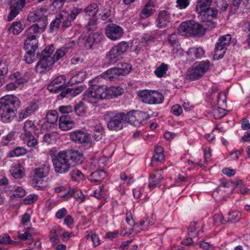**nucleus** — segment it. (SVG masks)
<instances>
[{
    "mask_svg": "<svg viewBox=\"0 0 250 250\" xmlns=\"http://www.w3.org/2000/svg\"><path fill=\"white\" fill-rule=\"evenodd\" d=\"M43 11V8H41L34 13V19L38 22L30 26L25 31L27 38L24 47L26 51L35 52L38 48L37 37L44 31L47 25V18L44 16Z\"/></svg>",
    "mask_w": 250,
    "mask_h": 250,
    "instance_id": "f257e3e1",
    "label": "nucleus"
},
{
    "mask_svg": "<svg viewBox=\"0 0 250 250\" xmlns=\"http://www.w3.org/2000/svg\"><path fill=\"white\" fill-rule=\"evenodd\" d=\"M5 101L0 106V117L4 123L11 122L15 117V110L20 105L19 99L12 95L4 97Z\"/></svg>",
    "mask_w": 250,
    "mask_h": 250,
    "instance_id": "f03ea898",
    "label": "nucleus"
},
{
    "mask_svg": "<svg viewBox=\"0 0 250 250\" xmlns=\"http://www.w3.org/2000/svg\"><path fill=\"white\" fill-rule=\"evenodd\" d=\"M50 170V165L48 162H45L32 170L31 185L35 189L44 190L48 188L43 178L49 174Z\"/></svg>",
    "mask_w": 250,
    "mask_h": 250,
    "instance_id": "7ed1b4c3",
    "label": "nucleus"
},
{
    "mask_svg": "<svg viewBox=\"0 0 250 250\" xmlns=\"http://www.w3.org/2000/svg\"><path fill=\"white\" fill-rule=\"evenodd\" d=\"M105 99H108L107 86L96 84H93L84 92L83 98L93 104H97L99 100Z\"/></svg>",
    "mask_w": 250,
    "mask_h": 250,
    "instance_id": "20e7f679",
    "label": "nucleus"
},
{
    "mask_svg": "<svg viewBox=\"0 0 250 250\" xmlns=\"http://www.w3.org/2000/svg\"><path fill=\"white\" fill-rule=\"evenodd\" d=\"M206 31V28L202 24L193 21L183 22L178 28V32L181 34L198 37L203 36Z\"/></svg>",
    "mask_w": 250,
    "mask_h": 250,
    "instance_id": "39448f33",
    "label": "nucleus"
},
{
    "mask_svg": "<svg viewBox=\"0 0 250 250\" xmlns=\"http://www.w3.org/2000/svg\"><path fill=\"white\" fill-rule=\"evenodd\" d=\"M125 118L124 113L118 111L107 112L104 116L108 128L116 131L123 128V121Z\"/></svg>",
    "mask_w": 250,
    "mask_h": 250,
    "instance_id": "423d86ee",
    "label": "nucleus"
},
{
    "mask_svg": "<svg viewBox=\"0 0 250 250\" xmlns=\"http://www.w3.org/2000/svg\"><path fill=\"white\" fill-rule=\"evenodd\" d=\"M54 170L56 173L63 174L67 172L71 163L65 150L61 151L53 159Z\"/></svg>",
    "mask_w": 250,
    "mask_h": 250,
    "instance_id": "0eeeda50",
    "label": "nucleus"
},
{
    "mask_svg": "<svg viewBox=\"0 0 250 250\" xmlns=\"http://www.w3.org/2000/svg\"><path fill=\"white\" fill-rule=\"evenodd\" d=\"M210 67L209 61H202L200 62L195 63L190 68L187 74L188 79L191 81L199 79L206 73Z\"/></svg>",
    "mask_w": 250,
    "mask_h": 250,
    "instance_id": "6e6552de",
    "label": "nucleus"
},
{
    "mask_svg": "<svg viewBox=\"0 0 250 250\" xmlns=\"http://www.w3.org/2000/svg\"><path fill=\"white\" fill-rule=\"evenodd\" d=\"M138 96L143 102L148 104H161L164 99L161 93L155 91L142 90L139 92Z\"/></svg>",
    "mask_w": 250,
    "mask_h": 250,
    "instance_id": "1a4fd4ad",
    "label": "nucleus"
},
{
    "mask_svg": "<svg viewBox=\"0 0 250 250\" xmlns=\"http://www.w3.org/2000/svg\"><path fill=\"white\" fill-rule=\"evenodd\" d=\"M150 116L144 112L133 111L126 114V122L135 126H139L146 124Z\"/></svg>",
    "mask_w": 250,
    "mask_h": 250,
    "instance_id": "9d476101",
    "label": "nucleus"
},
{
    "mask_svg": "<svg viewBox=\"0 0 250 250\" xmlns=\"http://www.w3.org/2000/svg\"><path fill=\"white\" fill-rule=\"evenodd\" d=\"M231 40L229 34L222 36L219 39L215 47L214 57L215 59H221L224 57Z\"/></svg>",
    "mask_w": 250,
    "mask_h": 250,
    "instance_id": "9b49d317",
    "label": "nucleus"
},
{
    "mask_svg": "<svg viewBox=\"0 0 250 250\" xmlns=\"http://www.w3.org/2000/svg\"><path fill=\"white\" fill-rule=\"evenodd\" d=\"M123 33V29L116 24H109L106 25L105 28L106 36L112 41H116L120 39Z\"/></svg>",
    "mask_w": 250,
    "mask_h": 250,
    "instance_id": "f8f14e48",
    "label": "nucleus"
},
{
    "mask_svg": "<svg viewBox=\"0 0 250 250\" xmlns=\"http://www.w3.org/2000/svg\"><path fill=\"white\" fill-rule=\"evenodd\" d=\"M55 63L52 57H43L37 63L36 71L40 74H43L49 71Z\"/></svg>",
    "mask_w": 250,
    "mask_h": 250,
    "instance_id": "ddd939ff",
    "label": "nucleus"
},
{
    "mask_svg": "<svg viewBox=\"0 0 250 250\" xmlns=\"http://www.w3.org/2000/svg\"><path fill=\"white\" fill-rule=\"evenodd\" d=\"M70 139L78 144L88 143L90 141L89 135L81 130H77L70 133Z\"/></svg>",
    "mask_w": 250,
    "mask_h": 250,
    "instance_id": "4468645a",
    "label": "nucleus"
},
{
    "mask_svg": "<svg viewBox=\"0 0 250 250\" xmlns=\"http://www.w3.org/2000/svg\"><path fill=\"white\" fill-rule=\"evenodd\" d=\"M66 78L63 75H60L54 79L47 86V89L51 92L58 93L63 87L65 83Z\"/></svg>",
    "mask_w": 250,
    "mask_h": 250,
    "instance_id": "2eb2a0df",
    "label": "nucleus"
},
{
    "mask_svg": "<svg viewBox=\"0 0 250 250\" xmlns=\"http://www.w3.org/2000/svg\"><path fill=\"white\" fill-rule=\"evenodd\" d=\"M218 12L216 8L209 7L197 13L201 16L202 21L210 22L217 18Z\"/></svg>",
    "mask_w": 250,
    "mask_h": 250,
    "instance_id": "dca6fc26",
    "label": "nucleus"
},
{
    "mask_svg": "<svg viewBox=\"0 0 250 250\" xmlns=\"http://www.w3.org/2000/svg\"><path fill=\"white\" fill-rule=\"evenodd\" d=\"M69 161L75 165L81 164L83 161V153L75 149H65Z\"/></svg>",
    "mask_w": 250,
    "mask_h": 250,
    "instance_id": "f3484780",
    "label": "nucleus"
},
{
    "mask_svg": "<svg viewBox=\"0 0 250 250\" xmlns=\"http://www.w3.org/2000/svg\"><path fill=\"white\" fill-rule=\"evenodd\" d=\"M26 0H19L15 5L12 4L9 7L10 12L7 21H12L20 13V10L24 6Z\"/></svg>",
    "mask_w": 250,
    "mask_h": 250,
    "instance_id": "a211bd4d",
    "label": "nucleus"
},
{
    "mask_svg": "<svg viewBox=\"0 0 250 250\" xmlns=\"http://www.w3.org/2000/svg\"><path fill=\"white\" fill-rule=\"evenodd\" d=\"M37 129V126L34 122L27 120L24 124L22 127V132L21 134V138H27L33 135Z\"/></svg>",
    "mask_w": 250,
    "mask_h": 250,
    "instance_id": "6ab92c4d",
    "label": "nucleus"
},
{
    "mask_svg": "<svg viewBox=\"0 0 250 250\" xmlns=\"http://www.w3.org/2000/svg\"><path fill=\"white\" fill-rule=\"evenodd\" d=\"M75 125L74 121L71 120L68 116H61L59 120V127L62 131L70 130Z\"/></svg>",
    "mask_w": 250,
    "mask_h": 250,
    "instance_id": "aec40b11",
    "label": "nucleus"
},
{
    "mask_svg": "<svg viewBox=\"0 0 250 250\" xmlns=\"http://www.w3.org/2000/svg\"><path fill=\"white\" fill-rule=\"evenodd\" d=\"M170 21V14L167 11L163 10L159 12L156 20L157 27L165 28L168 25Z\"/></svg>",
    "mask_w": 250,
    "mask_h": 250,
    "instance_id": "412c9836",
    "label": "nucleus"
},
{
    "mask_svg": "<svg viewBox=\"0 0 250 250\" xmlns=\"http://www.w3.org/2000/svg\"><path fill=\"white\" fill-rule=\"evenodd\" d=\"M10 172L13 178L17 179H21L25 175L24 168L19 163L14 164L10 167Z\"/></svg>",
    "mask_w": 250,
    "mask_h": 250,
    "instance_id": "4be33fe9",
    "label": "nucleus"
},
{
    "mask_svg": "<svg viewBox=\"0 0 250 250\" xmlns=\"http://www.w3.org/2000/svg\"><path fill=\"white\" fill-rule=\"evenodd\" d=\"M72 195L74 196V198L76 200L79 202L82 203L85 200V196L80 190H76L74 188H69L67 193L63 195L64 199L65 200H67L70 199Z\"/></svg>",
    "mask_w": 250,
    "mask_h": 250,
    "instance_id": "5701e85b",
    "label": "nucleus"
},
{
    "mask_svg": "<svg viewBox=\"0 0 250 250\" xmlns=\"http://www.w3.org/2000/svg\"><path fill=\"white\" fill-rule=\"evenodd\" d=\"M103 38L102 33L96 32L90 34L85 41V46L87 48L91 49L95 43L101 42Z\"/></svg>",
    "mask_w": 250,
    "mask_h": 250,
    "instance_id": "b1692460",
    "label": "nucleus"
},
{
    "mask_svg": "<svg viewBox=\"0 0 250 250\" xmlns=\"http://www.w3.org/2000/svg\"><path fill=\"white\" fill-rule=\"evenodd\" d=\"M163 179V175L159 171H157L155 173H151L149 175L148 187L150 190L155 188Z\"/></svg>",
    "mask_w": 250,
    "mask_h": 250,
    "instance_id": "393cba45",
    "label": "nucleus"
},
{
    "mask_svg": "<svg viewBox=\"0 0 250 250\" xmlns=\"http://www.w3.org/2000/svg\"><path fill=\"white\" fill-rule=\"evenodd\" d=\"M187 54L191 61H194L197 59L202 58L204 56L205 50L201 47H192L189 48L187 52Z\"/></svg>",
    "mask_w": 250,
    "mask_h": 250,
    "instance_id": "a878e982",
    "label": "nucleus"
},
{
    "mask_svg": "<svg viewBox=\"0 0 250 250\" xmlns=\"http://www.w3.org/2000/svg\"><path fill=\"white\" fill-rule=\"evenodd\" d=\"M105 160L104 157H93L90 159L89 167L91 170H98L100 168H103L104 166Z\"/></svg>",
    "mask_w": 250,
    "mask_h": 250,
    "instance_id": "bb28decb",
    "label": "nucleus"
},
{
    "mask_svg": "<svg viewBox=\"0 0 250 250\" xmlns=\"http://www.w3.org/2000/svg\"><path fill=\"white\" fill-rule=\"evenodd\" d=\"M154 8V6L153 2L150 1L147 2L140 13V18L145 19L150 17L155 11Z\"/></svg>",
    "mask_w": 250,
    "mask_h": 250,
    "instance_id": "cd10ccee",
    "label": "nucleus"
},
{
    "mask_svg": "<svg viewBox=\"0 0 250 250\" xmlns=\"http://www.w3.org/2000/svg\"><path fill=\"white\" fill-rule=\"evenodd\" d=\"M38 104L36 102H31L29 105L20 114V119H25L31 115L38 109Z\"/></svg>",
    "mask_w": 250,
    "mask_h": 250,
    "instance_id": "c85d7f7f",
    "label": "nucleus"
},
{
    "mask_svg": "<svg viewBox=\"0 0 250 250\" xmlns=\"http://www.w3.org/2000/svg\"><path fill=\"white\" fill-rule=\"evenodd\" d=\"M62 228L60 225H55L50 230L49 237L50 240L54 243L59 242L58 235L62 231Z\"/></svg>",
    "mask_w": 250,
    "mask_h": 250,
    "instance_id": "c756f323",
    "label": "nucleus"
},
{
    "mask_svg": "<svg viewBox=\"0 0 250 250\" xmlns=\"http://www.w3.org/2000/svg\"><path fill=\"white\" fill-rule=\"evenodd\" d=\"M105 176V172L103 169H100L93 172L89 176L88 179L91 182L97 183L101 182Z\"/></svg>",
    "mask_w": 250,
    "mask_h": 250,
    "instance_id": "7c9ffc66",
    "label": "nucleus"
},
{
    "mask_svg": "<svg viewBox=\"0 0 250 250\" xmlns=\"http://www.w3.org/2000/svg\"><path fill=\"white\" fill-rule=\"evenodd\" d=\"M12 77V78L15 80V82L19 87L23 85L28 81V78L27 75H22L19 72L14 73Z\"/></svg>",
    "mask_w": 250,
    "mask_h": 250,
    "instance_id": "2f4dec72",
    "label": "nucleus"
},
{
    "mask_svg": "<svg viewBox=\"0 0 250 250\" xmlns=\"http://www.w3.org/2000/svg\"><path fill=\"white\" fill-rule=\"evenodd\" d=\"M120 58V56L117 53L114 51L113 49L112 48L106 54L105 58L106 62L107 63V65H109L116 63Z\"/></svg>",
    "mask_w": 250,
    "mask_h": 250,
    "instance_id": "473e14b6",
    "label": "nucleus"
},
{
    "mask_svg": "<svg viewBox=\"0 0 250 250\" xmlns=\"http://www.w3.org/2000/svg\"><path fill=\"white\" fill-rule=\"evenodd\" d=\"M123 88L120 86H112L107 87L108 99L112 98L113 97H117L123 93Z\"/></svg>",
    "mask_w": 250,
    "mask_h": 250,
    "instance_id": "72a5a7b5",
    "label": "nucleus"
},
{
    "mask_svg": "<svg viewBox=\"0 0 250 250\" xmlns=\"http://www.w3.org/2000/svg\"><path fill=\"white\" fill-rule=\"evenodd\" d=\"M213 0H198L196 5V11L197 12L203 11L209 8L212 3Z\"/></svg>",
    "mask_w": 250,
    "mask_h": 250,
    "instance_id": "f704fd0d",
    "label": "nucleus"
},
{
    "mask_svg": "<svg viewBox=\"0 0 250 250\" xmlns=\"http://www.w3.org/2000/svg\"><path fill=\"white\" fill-rule=\"evenodd\" d=\"M59 138V134L56 132H52L44 135L43 140L48 144H55Z\"/></svg>",
    "mask_w": 250,
    "mask_h": 250,
    "instance_id": "c9c22d12",
    "label": "nucleus"
},
{
    "mask_svg": "<svg viewBox=\"0 0 250 250\" xmlns=\"http://www.w3.org/2000/svg\"><path fill=\"white\" fill-rule=\"evenodd\" d=\"M24 29V25L20 21H15L9 28V31L14 35H18Z\"/></svg>",
    "mask_w": 250,
    "mask_h": 250,
    "instance_id": "e433bc0d",
    "label": "nucleus"
},
{
    "mask_svg": "<svg viewBox=\"0 0 250 250\" xmlns=\"http://www.w3.org/2000/svg\"><path fill=\"white\" fill-rule=\"evenodd\" d=\"M126 222L127 223L129 227L128 228H127V226H126V229H129L128 232L126 231V234L128 233L129 235H131L133 233V229L132 227L135 226V223L132 217L131 212L126 213Z\"/></svg>",
    "mask_w": 250,
    "mask_h": 250,
    "instance_id": "4c0bfd02",
    "label": "nucleus"
},
{
    "mask_svg": "<svg viewBox=\"0 0 250 250\" xmlns=\"http://www.w3.org/2000/svg\"><path fill=\"white\" fill-rule=\"evenodd\" d=\"M84 11L88 16L95 18L98 11V6L96 3H92L86 7Z\"/></svg>",
    "mask_w": 250,
    "mask_h": 250,
    "instance_id": "58836bf2",
    "label": "nucleus"
},
{
    "mask_svg": "<svg viewBox=\"0 0 250 250\" xmlns=\"http://www.w3.org/2000/svg\"><path fill=\"white\" fill-rule=\"evenodd\" d=\"M59 17L61 19V23L62 22V26L63 27L67 28L71 25L73 21L69 19V17L67 15L66 12H62L59 15Z\"/></svg>",
    "mask_w": 250,
    "mask_h": 250,
    "instance_id": "ea45409f",
    "label": "nucleus"
},
{
    "mask_svg": "<svg viewBox=\"0 0 250 250\" xmlns=\"http://www.w3.org/2000/svg\"><path fill=\"white\" fill-rule=\"evenodd\" d=\"M167 70V64L165 63H162L160 66L157 67L154 71V73L158 78H162L164 77Z\"/></svg>",
    "mask_w": 250,
    "mask_h": 250,
    "instance_id": "a19ab883",
    "label": "nucleus"
},
{
    "mask_svg": "<svg viewBox=\"0 0 250 250\" xmlns=\"http://www.w3.org/2000/svg\"><path fill=\"white\" fill-rule=\"evenodd\" d=\"M86 75L85 72L79 71L70 80L71 83H81L84 80Z\"/></svg>",
    "mask_w": 250,
    "mask_h": 250,
    "instance_id": "79ce46f5",
    "label": "nucleus"
},
{
    "mask_svg": "<svg viewBox=\"0 0 250 250\" xmlns=\"http://www.w3.org/2000/svg\"><path fill=\"white\" fill-rule=\"evenodd\" d=\"M67 53V50H66L65 48L61 47V48H59L56 51L53 57H52V58L53 59V61H54V62L55 63L64 57Z\"/></svg>",
    "mask_w": 250,
    "mask_h": 250,
    "instance_id": "37998d69",
    "label": "nucleus"
},
{
    "mask_svg": "<svg viewBox=\"0 0 250 250\" xmlns=\"http://www.w3.org/2000/svg\"><path fill=\"white\" fill-rule=\"evenodd\" d=\"M73 108L76 114L80 116H83L86 110V107L82 102H79Z\"/></svg>",
    "mask_w": 250,
    "mask_h": 250,
    "instance_id": "c03bdc74",
    "label": "nucleus"
},
{
    "mask_svg": "<svg viewBox=\"0 0 250 250\" xmlns=\"http://www.w3.org/2000/svg\"><path fill=\"white\" fill-rule=\"evenodd\" d=\"M25 190L22 187L20 186L14 187L12 196L15 198H20L25 196Z\"/></svg>",
    "mask_w": 250,
    "mask_h": 250,
    "instance_id": "a18cd8bd",
    "label": "nucleus"
},
{
    "mask_svg": "<svg viewBox=\"0 0 250 250\" xmlns=\"http://www.w3.org/2000/svg\"><path fill=\"white\" fill-rule=\"evenodd\" d=\"M70 175L73 180L80 182L84 179V175L78 169H74L70 172Z\"/></svg>",
    "mask_w": 250,
    "mask_h": 250,
    "instance_id": "49530a36",
    "label": "nucleus"
},
{
    "mask_svg": "<svg viewBox=\"0 0 250 250\" xmlns=\"http://www.w3.org/2000/svg\"><path fill=\"white\" fill-rule=\"evenodd\" d=\"M58 113L56 110L49 111L46 116V121L51 124L56 123L58 120Z\"/></svg>",
    "mask_w": 250,
    "mask_h": 250,
    "instance_id": "de8ad7c7",
    "label": "nucleus"
},
{
    "mask_svg": "<svg viewBox=\"0 0 250 250\" xmlns=\"http://www.w3.org/2000/svg\"><path fill=\"white\" fill-rule=\"evenodd\" d=\"M212 113L214 118L218 119L222 118L226 114V110L223 108L217 107L213 109Z\"/></svg>",
    "mask_w": 250,
    "mask_h": 250,
    "instance_id": "09e8293b",
    "label": "nucleus"
},
{
    "mask_svg": "<svg viewBox=\"0 0 250 250\" xmlns=\"http://www.w3.org/2000/svg\"><path fill=\"white\" fill-rule=\"evenodd\" d=\"M241 213L237 211L229 212L227 219V223L229 222H237L241 217Z\"/></svg>",
    "mask_w": 250,
    "mask_h": 250,
    "instance_id": "8fccbe9b",
    "label": "nucleus"
},
{
    "mask_svg": "<svg viewBox=\"0 0 250 250\" xmlns=\"http://www.w3.org/2000/svg\"><path fill=\"white\" fill-rule=\"evenodd\" d=\"M29 147H35L38 145V141L33 135L27 138H21Z\"/></svg>",
    "mask_w": 250,
    "mask_h": 250,
    "instance_id": "3c124183",
    "label": "nucleus"
},
{
    "mask_svg": "<svg viewBox=\"0 0 250 250\" xmlns=\"http://www.w3.org/2000/svg\"><path fill=\"white\" fill-rule=\"evenodd\" d=\"M217 104L218 106L224 107L226 104V94L223 92H220L217 96Z\"/></svg>",
    "mask_w": 250,
    "mask_h": 250,
    "instance_id": "603ef678",
    "label": "nucleus"
},
{
    "mask_svg": "<svg viewBox=\"0 0 250 250\" xmlns=\"http://www.w3.org/2000/svg\"><path fill=\"white\" fill-rule=\"evenodd\" d=\"M97 27V19L95 18H92L90 19L85 26L86 29L88 31H94L96 29Z\"/></svg>",
    "mask_w": 250,
    "mask_h": 250,
    "instance_id": "864d4df0",
    "label": "nucleus"
},
{
    "mask_svg": "<svg viewBox=\"0 0 250 250\" xmlns=\"http://www.w3.org/2000/svg\"><path fill=\"white\" fill-rule=\"evenodd\" d=\"M112 49L121 58V56L125 52V42H122L117 45L114 46Z\"/></svg>",
    "mask_w": 250,
    "mask_h": 250,
    "instance_id": "5fc2aeb1",
    "label": "nucleus"
},
{
    "mask_svg": "<svg viewBox=\"0 0 250 250\" xmlns=\"http://www.w3.org/2000/svg\"><path fill=\"white\" fill-rule=\"evenodd\" d=\"M26 153V150L23 147H17L10 152L11 157H18L23 155Z\"/></svg>",
    "mask_w": 250,
    "mask_h": 250,
    "instance_id": "6e6d98bb",
    "label": "nucleus"
},
{
    "mask_svg": "<svg viewBox=\"0 0 250 250\" xmlns=\"http://www.w3.org/2000/svg\"><path fill=\"white\" fill-rule=\"evenodd\" d=\"M54 191L55 193L58 194L60 197L64 198L62 195L66 194L68 190H67L65 186L58 185L54 188Z\"/></svg>",
    "mask_w": 250,
    "mask_h": 250,
    "instance_id": "4d7b16f0",
    "label": "nucleus"
},
{
    "mask_svg": "<svg viewBox=\"0 0 250 250\" xmlns=\"http://www.w3.org/2000/svg\"><path fill=\"white\" fill-rule=\"evenodd\" d=\"M167 41L168 43L172 46H178L179 45L177 35L175 33H172L168 36L167 38Z\"/></svg>",
    "mask_w": 250,
    "mask_h": 250,
    "instance_id": "13d9d810",
    "label": "nucleus"
},
{
    "mask_svg": "<svg viewBox=\"0 0 250 250\" xmlns=\"http://www.w3.org/2000/svg\"><path fill=\"white\" fill-rule=\"evenodd\" d=\"M54 47L53 45L46 46L42 52V56L44 57H51V55L54 51Z\"/></svg>",
    "mask_w": 250,
    "mask_h": 250,
    "instance_id": "bf43d9fd",
    "label": "nucleus"
},
{
    "mask_svg": "<svg viewBox=\"0 0 250 250\" xmlns=\"http://www.w3.org/2000/svg\"><path fill=\"white\" fill-rule=\"evenodd\" d=\"M38 199V196L35 194H31L26 196L24 199V203L26 205H30Z\"/></svg>",
    "mask_w": 250,
    "mask_h": 250,
    "instance_id": "052dcab7",
    "label": "nucleus"
},
{
    "mask_svg": "<svg viewBox=\"0 0 250 250\" xmlns=\"http://www.w3.org/2000/svg\"><path fill=\"white\" fill-rule=\"evenodd\" d=\"M67 213V209L65 208H62L57 210L55 213V217L57 219H62L65 218Z\"/></svg>",
    "mask_w": 250,
    "mask_h": 250,
    "instance_id": "680f3d73",
    "label": "nucleus"
},
{
    "mask_svg": "<svg viewBox=\"0 0 250 250\" xmlns=\"http://www.w3.org/2000/svg\"><path fill=\"white\" fill-rule=\"evenodd\" d=\"M82 11V9L75 7L71 10L70 14L67 12V15L69 17L70 20L73 21Z\"/></svg>",
    "mask_w": 250,
    "mask_h": 250,
    "instance_id": "e2e57ef3",
    "label": "nucleus"
},
{
    "mask_svg": "<svg viewBox=\"0 0 250 250\" xmlns=\"http://www.w3.org/2000/svg\"><path fill=\"white\" fill-rule=\"evenodd\" d=\"M101 76L106 80L109 81H112L114 78L113 70L111 68L101 74Z\"/></svg>",
    "mask_w": 250,
    "mask_h": 250,
    "instance_id": "0e129e2a",
    "label": "nucleus"
},
{
    "mask_svg": "<svg viewBox=\"0 0 250 250\" xmlns=\"http://www.w3.org/2000/svg\"><path fill=\"white\" fill-rule=\"evenodd\" d=\"M73 110V107L70 105H62L59 108V111L62 114H69Z\"/></svg>",
    "mask_w": 250,
    "mask_h": 250,
    "instance_id": "69168bd1",
    "label": "nucleus"
},
{
    "mask_svg": "<svg viewBox=\"0 0 250 250\" xmlns=\"http://www.w3.org/2000/svg\"><path fill=\"white\" fill-rule=\"evenodd\" d=\"M12 240L10 236L4 233L0 235V244H8L11 243Z\"/></svg>",
    "mask_w": 250,
    "mask_h": 250,
    "instance_id": "338daca9",
    "label": "nucleus"
},
{
    "mask_svg": "<svg viewBox=\"0 0 250 250\" xmlns=\"http://www.w3.org/2000/svg\"><path fill=\"white\" fill-rule=\"evenodd\" d=\"M26 54L24 56V60L28 64L32 63L35 59V53L32 52L26 51Z\"/></svg>",
    "mask_w": 250,
    "mask_h": 250,
    "instance_id": "774afa93",
    "label": "nucleus"
}]
</instances>
